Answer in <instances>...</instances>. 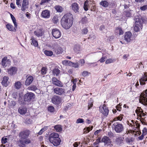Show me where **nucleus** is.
I'll list each match as a JSON object with an SVG mask.
<instances>
[{"label": "nucleus", "mask_w": 147, "mask_h": 147, "mask_svg": "<svg viewBox=\"0 0 147 147\" xmlns=\"http://www.w3.org/2000/svg\"><path fill=\"white\" fill-rule=\"evenodd\" d=\"M73 21V16L70 13L65 14L62 18L61 24L65 29H69L72 26Z\"/></svg>", "instance_id": "nucleus-1"}, {"label": "nucleus", "mask_w": 147, "mask_h": 147, "mask_svg": "<svg viewBox=\"0 0 147 147\" xmlns=\"http://www.w3.org/2000/svg\"><path fill=\"white\" fill-rule=\"evenodd\" d=\"M19 136L21 137L20 139V144L25 146L28 142V130H26L21 131L19 134Z\"/></svg>", "instance_id": "nucleus-2"}, {"label": "nucleus", "mask_w": 147, "mask_h": 147, "mask_svg": "<svg viewBox=\"0 0 147 147\" xmlns=\"http://www.w3.org/2000/svg\"><path fill=\"white\" fill-rule=\"evenodd\" d=\"M135 25L134 27V30L136 32L140 31V29H142V20L141 18L136 17L135 18Z\"/></svg>", "instance_id": "nucleus-3"}, {"label": "nucleus", "mask_w": 147, "mask_h": 147, "mask_svg": "<svg viewBox=\"0 0 147 147\" xmlns=\"http://www.w3.org/2000/svg\"><path fill=\"white\" fill-rule=\"evenodd\" d=\"M139 102L144 105L147 106V89L145 92L142 93L140 95Z\"/></svg>", "instance_id": "nucleus-4"}, {"label": "nucleus", "mask_w": 147, "mask_h": 147, "mask_svg": "<svg viewBox=\"0 0 147 147\" xmlns=\"http://www.w3.org/2000/svg\"><path fill=\"white\" fill-rule=\"evenodd\" d=\"M113 125L114 126V130L117 133H120L124 130V127L123 125L117 123H114Z\"/></svg>", "instance_id": "nucleus-5"}, {"label": "nucleus", "mask_w": 147, "mask_h": 147, "mask_svg": "<svg viewBox=\"0 0 147 147\" xmlns=\"http://www.w3.org/2000/svg\"><path fill=\"white\" fill-rule=\"evenodd\" d=\"M99 111L104 115L107 116L109 113V110L105 105H101L99 107Z\"/></svg>", "instance_id": "nucleus-6"}, {"label": "nucleus", "mask_w": 147, "mask_h": 147, "mask_svg": "<svg viewBox=\"0 0 147 147\" xmlns=\"http://www.w3.org/2000/svg\"><path fill=\"white\" fill-rule=\"evenodd\" d=\"M127 123L130 127H132V129L135 130L138 129L140 127L139 124L136 122H134L133 120L128 121Z\"/></svg>", "instance_id": "nucleus-7"}, {"label": "nucleus", "mask_w": 147, "mask_h": 147, "mask_svg": "<svg viewBox=\"0 0 147 147\" xmlns=\"http://www.w3.org/2000/svg\"><path fill=\"white\" fill-rule=\"evenodd\" d=\"M10 60L7 59V57H4L2 60L1 61V64L4 67L9 66L11 64Z\"/></svg>", "instance_id": "nucleus-8"}, {"label": "nucleus", "mask_w": 147, "mask_h": 147, "mask_svg": "<svg viewBox=\"0 0 147 147\" xmlns=\"http://www.w3.org/2000/svg\"><path fill=\"white\" fill-rule=\"evenodd\" d=\"M52 34L53 37L56 39L59 38L61 36V32L57 28L53 29L52 31Z\"/></svg>", "instance_id": "nucleus-9"}, {"label": "nucleus", "mask_w": 147, "mask_h": 147, "mask_svg": "<svg viewBox=\"0 0 147 147\" xmlns=\"http://www.w3.org/2000/svg\"><path fill=\"white\" fill-rule=\"evenodd\" d=\"M133 39L131 33L129 32H127L125 33L124 35V40L127 42H129Z\"/></svg>", "instance_id": "nucleus-10"}, {"label": "nucleus", "mask_w": 147, "mask_h": 147, "mask_svg": "<svg viewBox=\"0 0 147 147\" xmlns=\"http://www.w3.org/2000/svg\"><path fill=\"white\" fill-rule=\"evenodd\" d=\"M70 7L72 10L75 13H77L79 12L80 7L77 3H73Z\"/></svg>", "instance_id": "nucleus-11"}, {"label": "nucleus", "mask_w": 147, "mask_h": 147, "mask_svg": "<svg viewBox=\"0 0 147 147\" xmlns=\"http://www.w3.org/2000/svg\"><path fill=\"white\" fill-rule=\"evenodd\" d=\"M54 92L56 94L61 95L65 94V90L64 89L57 87L53 90Z\"/></svg>", "instance_id": "nucleus-12"}, {"label": "nucleus", "mask_w": 147, "mask_h": 147, "mask_svg": "<svg viewBox=\"0 0 147 147\" xmlns=\"http://www.w3.org/2000/svg\"><path fill=\"white\" fill-rule=\"evenodd\" d=\"M52 102L55 105L59 104L61 102V98L57 96H54L52 98Z\"/></svg>", "instance_id": "nucleus-13"}, {"label": "nucleus", "mask_w": 147, "mask_h": 147, "mask_svg": "<svg viewBox=\"0 0 147 147\" xmlns=\"http://www.w3.org/2000/svg\"><path fill=\"white\" fill-rule=\"evenodd\" d=\"M59 137V136L58 133L53 132L49 135L48 139L51 142Z\"/></svg>", "instance_id": "nucleus-14"}, {"label": "nucleus", "mask_w": 147, "mask_h": 147, "mask_svg": "<svg viewBox=\"0 0 147 147\" xmlns=\"http://www.w3.org/2000/svg\"><path fill=\"white\" fill-rule=\"evenodd\" d=\"M18 71V69L16 67H12L7 69V72L9 75L12 76L15 74Z\"/></svg>", "instance_id": "nucleus-15"}, {"label": "nucleus", "mask_w": 147, "mask_h": 147, "mask_svg": "<svg viewBox=\"0 0 147 147\" xmlns=\"http://www.w3.org/2000/svg\"><path fill=\"white\" fill-rule=\"evenodd\" d=\"M18 25L16 26L14 25V27L10 24H8L6 25V26L7 28L9 31L15 32L17 29Z\"/></svg>", "instance_id": "nucleus-16"}, {"label": "nucleus", "mask_w": 147, "mask_h": 147, "mask_svg": "<svg viewBox=\"0 0 147 147\" xmlns=\"http://www.w3.org/2000/svg\"><path fill=\"white\" fill-rule=\"evenodd\" d=\"M52 81L53 84L55 86L60 87H62L63 86V83L55 78H52Z\"/></svg>", "instance_id": "nucleus-17"}, {"label": "nucleus", "mask_w": 147, "mask_h": 147, "mask_svg": "<svg viewBox=\"0 0 147 147\" xmlns=\"http://www.w3.org/2000/svg\"><path fill=\"white\" fill-rule=\"evenodd\" d=\"M101 141L104 143L105 145H109L111 144L110 139L107 136H104L102 139Z\"/></svg>", "instance_id": "nucleus-18"}, {"label": "nucleus", "mask_w": 147, "mask_h": 147, "mask_svg": "<svg viewBox=\"0 0 147 147\" xmlns=\"http://www.w3.org/2000/svg\"><path fill=\"white\" fill-rule=\"evenodd\" d=\"M135 112L137 115L140 117L145 116V114L143 112L142 109L140 107H138L137 109L135 111Z\"/></svg>", "instance_id": "nucleus-19"}, {"label": "nucleus", "mask_w": 147, "mask_h": 147, "mask_svg": "<svg viewBox=\"0 0 147 147\" xmlns=\"http://www.w3.org/2000/svg\"><path fill=\"white\" fill-rule=\"evenodd\" d=\"M146 81H147V73H144V76L140 79V84L141 85H144L145 84V82Z\"/></svg>", "instance_id": "nucleus-20"}, {"label": "nucleus", "mask_w": 147, "mask_h": 147, "mask_svg": "<svg viewBox=\"0 0 147 147\" xmlns=\"http://www.w3.org/2000/svg\"><path fill=\"white\" fill-rule=\"evenodd\" d=\"M61 141V139L59 137L50 143L53 144L54 146H59L60 144Z\"/></svg>", "instance_id": "nucleus-21"}, {"label": "nucleus", "mask_w": 147, "mask_h": 147, "mask_svg": "<svg viewBox=\"0 0 147 147\" xmlns=\"http://www.w3.org/2000/svg\"><path fill=\"white\" fill-rule=\"evenodd\" d=\"M42 16L44 18H49L50 16L49 11L47 10L43 11L42 13Z\"/></svg>", "instance_id": "nucleus-22"}, {"label": "nucleus", "mask_w": 147, "mask_h": 147, "mask_svg": "<svg viewBox=\"0 0 147 147\" xmlns=\"http://www.w3.org/2000/svg\"><path fill=\"white\" fill-rule=\"evenodd\" d=\"M34 34L36 36L39 37L42 36L43 33L42 30L39 29L35 31Z\"/></svg>", "instance_id": "nucleus-23"}, {"label": "nucleus", "mask_w": 147, "mask_h": 147, "mask_svg": "<svg viewBox=\"0 0 147 147\" xmlns=\"http://www.w3.org/2000/svg\"><path fill=\"white\" fill-rule=\"evenodd\" d=\"M73 49L76 53H79L81 50L80 46L78 45H76L74 46Z\"/></svg>", "instance_id": "nucleus-24"}, {"label": "nucleus", "mask_w": 147, "mask_h": 147, "mask_svg": "<svg viewBox=\"0 0 147 147\" xmlns=\"http://www.w3.org/2000/svg\"><path fill=\"white\" fill-rule=\"evenodd\" d=\"M22 99H20L19 100V102L20 104H26V102L28 101V95L27 93L25 94L24 96V101L22 102L21 100Z\"/></svg>", "instance_id": "nucleus-25"}, {"label": "nucleus", "mask_w": 147, "mask_h": 147, "mask_svg": "<svg viewBox=\"0 0 147 147\" xmlns=\"http://www.w3.org/2000/svg\"><path fill=\"white\" fill-rule=\"evenodd\" d=\"M9 78L7 76H4L3 78V80L2 82V84L5 87H6L8 85V80Z\"/></svg>", "instance_id": "nucleus-26"}, {"label": "nucleus", "mask_w": 147, "mask_h": 147, "mask_svg": "<svg viewBox=\"0 0 147 147\" xmlns=\"http://www.w3.org/2000/svg\"><path fill=\"white\" fill-rule=\"evenodd\" d=\"M28 8L27 4L26 3V0H23L22 6L21 10L23 11H25Z\"/></svg>", "instance_id": "nucleus-27"}, {"label": "nucleus", "mask_w": 147, "mask_h": 147, "mask_svg": "<svg viewBox=\"0 0 147 147\" xmlns=\"http://www.w3.org/2000/svg\"><path fill=\"white\" fill-rule=\"evenodd\" d=\"M18 111L21 114H24L26 113L27 109L25 108L20 107L18 109Z\"/></svg>", "instance_id": "nucleus-28"}, {"label": "nucleus", "mask_w": 147, "mask_h": 147, "mask_svg": "<svg viewBox=\"0 0 147 147\" xmlns=\"http://www.w3.org/2000/svg\"><path fill=\"white\" fill-rule=\"evenodd\" d=\"M30 40H31V45H33L35 47H37L38 46V42L33 37H32Z\"/></svg>", "instance_id": "nucleus-29"}, {"label": "nucleus", "mask_w": 147, "mask_h": 147, "mask_svg": "<svg viewBox=\"0 0 147 147\" xmlns=\"http://www.w3.org/2000/svg\"><path fill=\"white\" fill-rule=\"evenodd\" d=\"M124 139V138L123 137L122 138L121 137H119L117 138L116 140V141L117 144L121 145L123 143Z\"/></svg>", "instance_id": "nucleus-30"}, {"label": "nucleus", "mask_w": 147, "mask_h": 147, "mask_svg": "<svg viewBox=\"0 0 147 147\" xmlns=\"http://www.w3.org/2000/svg\"><path fill=\"white\" fill-rule=\"evenodd\" d=\"M55 51L56 54H59L62 53L63 50L61 47H58L55 49Z\"/></svg>", "instance_id": "nucleus-31"}, {"label": "nucleus", "mask_w": 147, "mask_h": 147, "mask_svg": "<svg viewBox=\"0 0 147 147\" xmlns=\"http://www.w3.org/2000/svg\"><path fill=\"white\" fill-rule=\"evenodd\" d=\"M35 98L34 94L32 92L28 93V100H33Z\"/></svg>", "instance_id": "nucleus-32"}, {"label": "nucleus", "mask_w": 147, "mask_h": 147, "mask_svg": "<svg viewBox=\"0 0 147 147\" xmlns=\"http://www.w3.org/2000/svg\"><path fill=\"white\" fill-rule=\"evenodd\" d=\"M54 128L57 132H59L62 131V127L61 126L57 125L54 126Z\"/></svg>", "instance_id": "nucleus-33"}, {"label": "nucleus", "mask_w": 147, "mask_h": 147, "mask_svg": "<svg viewBox=\"0 0 147 147\" xmlns=\"http://www.w3.org/2000/svg\"><path fill=\"white\" fill-rule=\"evenodd\" d=\"M60 73V71L57 68H55L53 71V73L54 75L58 76Z\"/></svg>", "instance_id": "nucleus-34"}, {"label": "nucleus", "mask_w": 147, "mask_h": 147, "mask_svg": "<svg viewBox=\"0 0 147 147\" xmlns=\"http://www.w3.org/2000/svg\"><path fill=\"white\" fill-rule=\"evenodd\" d=\"M44 53L47 56H51L53 55V52L51 51L45 50L44 51Z\"/></svg>", "instance_id": "nucleus-35"}, {"label": "nucleus", "mask_w": 147, "mask_h": 147, "mask_svg": "<svg viewBox=\"0 0 147 147\" xmlns=\"http://www.w3.org/2000/svg\"><path fill=\"white\" fill-rule=\"evenodd\" d=\"M55 9L57 12H61L63 11L62 7L59 5H56L55 7Z\"/></svg>", "instance_id": "nucleus-36"}, {"label": "nucleus", "mask_w": 147, "mask_h": 147, "mask_svg": "<svg viewBox=\"0 0 147 147\" xmlns=\"http://www.w3.org/2000/svg\"><path fill=\"white\" fill-rule=\"evenodd\" d=\"M100 4L104 7H107L109 5V3L105 1H103L100 3Z\"/></svg>", "instance_id": "nucleus-37"}, {"label": "nucleus", "mask_w": 147, "mask_h": 147, "mask_svg": "<svg viewBox=\"0 0 147 147\" xmlns=\"http://www.w3.org/2000/svg\"><path fill=\"white\" fill-rule=\"evenodd\" d=\"M70 66L75 68H78L79 67V64L77 62L76 63H73L71 61Z\"/></svg>", "instance_id": "nucleus-38"}, {"label": "nucleus", "mask_w": 147, "mask_h": 147, "mask_svg": "<svg viewBox=\"0 0 147 147\" xmlns=\"http://www.w3.org/2000/svg\"><path fill=\"white\" fill-rule=\"evenodd\" d=\"M116 30L117 32H119V35H121L123 34V31L122 30L121 28L119 27H117L116 29Z\"/></svg>", "instance_id": "nucleus-39"}, {"label": "nucleus", "mask_w": 147, "mask_h": 147, "mask_svg": "<svg viewBox=\"0 0 147 147\" xmlns=\"http://www.w3.org/2000/svg\"><path fill=\"white\" fill-rule=\"evenodd\" d=\"M22 84L20 82L18 81L15 83V87L17 89H19L21 87Z\"/></svg>", "instance_id": "nucleus-40"}, {"label": "nucleus", "mask_w": 147, "mask_h": 147, "mask_svg": "<svg viewBox=\"0 0 147 147\" xmlns=\"http://www.w3.org/2000/svg\"><path fill=\"white\" fill-rule=\"evenodd\" d=\"M89 7L88 1L87 0L85 1L84 4V8L85 10L87 11Z\"/></svg>", "instance_id": "nucleus-41"}, {"label": "nucleus", "mask_w": 147, "mask_h": 147, "mask_svg": "<svg viewBox=\"0 0 147 147\" xmlns=\"http://www.w3.org/2000/svg\"><path fill=\"white\" fill-rule=\"evenodd\" d=\"M52 21L54 24H56L59 22L58 18L57 16H55L53 18Z\"/></svg>", "instance_id": "nucleus-42"}, {"label": "nucleus", "mask_w": 147, "mask_h": 147, "mask_svg": "<svg viewBox=\"0 0 147 147\" xmlns=\"http://www.w3.org/2000/svg\"><path fill=\"white\" fill-rule=\"evenodd\" d=\"M71 61L67 60H64L62 61V63L64 65L70 66Z\"/></svg>", "instance_id": "nucleus-43"}, {"label": "nucleus", "mask_w": 147, "mask_h": 147, "mask_svg": "<svg viewBox=\"0 0 147 147\" xmlns=\"http://www.w3.org/2000/svg\"><path fill=\"white\" fill-rule=\"evenodd\" d=\"M37 89V88L36 86L35 85H31L28 87V90H30L33 91H35Z\"/></svg>", "instance_id": "nucleus-44"}, {"label": "nucleus", "mask_w": 147, "mask_h": 147, "mask_svg": "<svg viewBox=\"0 0 147 147\" xmlns=\"http://www.w3.org/2000/svg\"><path fill=\"white\" fill-rule=\"evenodd\" d=\"M88 32V30L87 28H85L82 29L81 30V33L82 34H86Z\"/></svg>", "instance_id": "nucleus-45"}, {"label": "nucleus", "mask_w": 147, "mask_h": 147, "mask_svg": "<svg viewBox=\"0 0 147 147\" xmlns=\"http://www.w3.org/2000/svg\"><path fill=\"white\" fill-rule=\"evenodd\" d=\"M93 100L90 98L89 100L88 104V109H89L93 106Z\"/></svg>", "instance_id": "nucleus-46"}, {"label": "nucleus", "mask_w": 147, "mask_h": 147, "mask_svg": "<svg viewBox=\"0 0 147 147\" xmlns=\"http://www.w3.org/2000/svg\"><path fill=\"white\" fill-rule=\"evenodd\" d=\"M33 77L32 76L28 77V84H30L33 80Z\"/></svg>", "instance_id": "nucleus-47"}, {"label": "nucleus", "mask_w": 147, "mask_h": 147, "mask_svg": "<svg viewBox=\"0 0 147 147\" xmlns=\"http://www.w3.org/2000/svg\"><path fill=\"white\" fill-rule=\"evenodd\" d=\"M114 61V59H109L106 61L105 63L106 64H108L113 63Z\"/></svg>", "instance_id": "nucleus-48"}, {"label": "nucleus", "mask_w": 147, "mask_h": 147, "mask_svg": "<svg viewBox=\"0 0 147 147\" xmlns=\"http://www.w3.org/2000/svg\"><path fill=\"white\" fill-rule=\"evenodd\" d=\"M123 115L121 114L118 117H117L115 118V120L114 121H117V120H119V121L121 120L123 118Z\"/></svg>", "instance_id": "nucleus-49"}, {"label": "nucleus", "mask_w": 147, "mask_h": 147, "mask_svg": "<svg viewBox=\"0 0 147 147\" xmlns=\"http://www.w3.org/2000/svg\"><path fill=\"white\" fill-rule=\"evenodd\" d=\"M81 21L83 24H85L88 23V19L87 18L85 17L82 18Z\"/></svg>", "instance_id": "nucleus-50"}, {"label": "nucleus", "mask_w": 147, "mask_h": 147, "mask_svg": "<svg viewBox=\"0 0 147 147\" xmlns=\"http://www.w3.org/2000/svg\"><path fill=\"white\" fill-rule=\"evenodd\" d=\"M47 68L45 67H43L42 68L41 70V74L42 75H45V74H46L47 73Z\"/></svg>", "instance_id": "nucleus-51"}, {"label": "nucleus", "mask_w": 147, "mask_h": 147, "mask_svg": "<svg viewBox=\"0 0 147 147\" xmlns=\"http://www.w3.org/2000/svg\"><path fill=\"white\" fill-rule=\"evenodd\" d=\"M47 129V127H44L42 128L39 132L38 133L39 135H41L42 133Z\"/></svg>", "instance_id": "nucleus-52"}, {"label": "nucleus", "mask_w": 147, "mask_h": 147, "mask_svg": "<svg viewBox=\"0 0 147 147\" xmlns=\"http://www.w3.org/2000/svg\"><path fill=\"white\" fill-rule=\"evenodd\" d=\"M84 122V120L82 119L79 118L77 119L76 121V123H83Z\"/></svg>", "instance_id": "nucleus-53"}, {"label": "nucleus", "mask_w": 147, "mask_h": 147, "mask_svg": "<svg viewBox=\"0 0 147 147\" xmlns=\"http://www.w3.org/2000/svg\"><path fill=\"white\" fill-rule=\"evenodd\" d=\"M7 138L3 137L1 139V142L3 144H5L7 142Z\"/></svg>", "instance_id": "nucleus-54"}, {"label": "nucleus", "mask_w": 147, "mask_h": 147, "mask_svg": "<svg viewBox=\"0 0 147 147\" xmlns=\"http://www.w3.org/2000/svg\"><path fill=\"white\" fill-rule=\"evenodd\" d=\"M90 74V73L88 72V71H84L82 73V75L83 76L85 77L88 75H89Z\"/></svg>", "instance_id": "nucleus-55"}, {"label": "nucleus", "mask_w": 147, "mask_h": 147, "mask_svg": "<svg viewBox=\"0 0 147 147\" xmlns=\"http://www.w3.org/2000/svg\"><path fill=\"white\" fill-rule=\"evenodd\" d=\"M48 110L49 111L52 112L54 111V107L52 106H50L48 108Z\"/></svg>", "instance_id": "nucleus-56"}, {"label": "nucleus", "mask_w": 147, "mask_h": 147, "mask_svg": "<svg viewBox=\"0 0 147 147\" xmlns=\"http://www.w3.org/2000/svg\"><path fill=\"white\" fill-rule=\"evenodd\" d=\"M107 57H106L102 56V57L98 60V61H100V63H103L105 61V59Z\"/></svg>", "instance_id": "nucleus-57"}, {"label": "nucleus", "mask_w": 147, "mask_h": 147, "mask_svg": "<svg viewBox=\"0 0 147 147\" xmlns=\"http://www.w3.org/2000/svg\"><path fill=\"white\" fill-rule=\"evenodd\" d=\"M79 63L80 64L81 66L84 65V64L85 61L84 59H80L79 61Z\"/></svg>", "instance_id": "nucleus-58"}, {"label": "nucleus", "mask_w": 147, "mask_h": 147, "mask_svg": "<svg viewBox=\"0 0 147 147\" xmlns=\"http://www.w3.org/2000/svg\"><path fill=\"white\" fill-rule=\"evenodd\" d=\"M121 105H120V103L119 104L117 105L116 107L117 110L119 111H120L121 109Z\"/></svg>", "instance_id": "nucleus-59"}, {"label": "nucleus", "mask_w": 147, "mask_h": 147, "mask_svg": "<svg viewBox=\"0 0 147 147\" xmlns=\"http://www.w3.org/2000/svg\"><path fill=\"white\" fill-rule=\"evenodd\" d=\"M22 0H16V4L18 7L21 6V1Z\"/></svg>", "instance_id": "nucleus-60"}, {"label": "nucleus", "mask_w": 147, "mask_h": 147, "mask_svg": "<svg viewBox=\"0 0 147 147\" xmlns=\"http://www.w3.org/2000/svg\"><path fill=\"white\" fill-rule=\"evenodd\" d=\"M140 9L142 11H144L147 9V5H145L141 7Z\"/></svg>", "instance_id": "nucleus-61"}, {"label": "nucleus", "mask_w": 147, "mask_h": 147, "mask_svg": "<svg viewBox=\"0 0 147 147\" xmlns=\"http://www.w3.org/2000/svg\"><path fill=\"white\" fill-rule=\"evenodd\" d=\"M125 14L126 16L127 17H129L131 15V13L129 11H126L125 12Z\"/></svg>", "instance_id": "nucleus-62"}, {"label": "nucleus", "mask_w": 147, "mask_h": 147, "mask_svg": "<svg viewBox=\"0 0 147 147\" xmlns=\"http://www.w3.org/2000/svg\"><path fill=\"white\" fill-rule=\"evenodd\" d=\"M51 0H42L40 4H42L45 3H48Z\"/></svg>", "instance_id": "nucleus-63"}, {"label": "nucleus", "mask_w": 147, "mask_h": 147, "mask_svg": "<svg viewBox=\"0 0 147 147\" xmlns=\"http://www.w3.org/2000/svg\"><path fill=\"white\" fill-rule=\"evenodd\" d=\"M11 19L14 24V25H16V26H17V24L16 22V20L15 18L14 17Z\"/></svg>", "instance_id": "nucleus-64"}]
</instances>
